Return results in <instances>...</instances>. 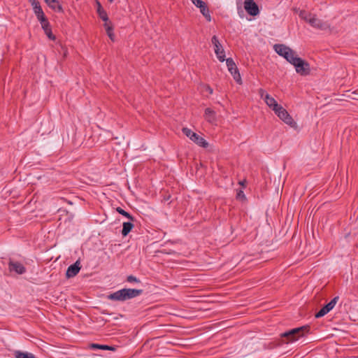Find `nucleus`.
<instances>
[{"mask_svg": "<svg viewBox=\"0 0 358 358\" xmlns=\"http://www.w3.org/2000/svg\"><path fill=\"white\" fill-rule=\"evenodd\" d=\"M274 50L280 56L284 57L289 63L294 66L296 72L303 76L310 74V68L309 64L304 59L299 57L296 53L289 47L284 44H275Z\"/></svg>", "mask_w": 358, "mask_h": 358, "instance_id": "f257e3e1", "label": "nucleus"}, {"mask_svg": "<svg viewBox=\"0 0 358 358\" xmlns=\"http://www.w3.org/2000/svg\"><path fill=\"white\" fill-rule=\"evenodd\" d=\"M310 327L308 324L292 329L281 334V337L286 338V343L297 341L299 338L305 336L309 334Z\"/></svg>", "mask_w": 358, "mask_h": 358, "instance_id": "f03ea898", "label": "nucleus"}, {"mask_svg": "<svg viewBox=\"0 0 358 358\" xmlns=\"http://www.w3.org/2000/svg\"><path fill=\"white\" fill-rule=\"evenodd\" d=\"M299 17L309 23L313 27L321 30H324L329 28L328 23L322 22L320 19L317 18L315 15L306 12V10H299Z\"/></svg>", "mask_w": 358, "mask_h": 358, "instance_id": "7ed1b4c3", "label": "nucleus"}, {"mask_svg": "<svg viewBox=\"0 0 358 358\" xmlns=\"http://www.w3.org/2000/svg\"><path fill=\"white\" fill-rule=\"evenodd\" d=\"M260 97L264 100L266 106L273 112L276 111L281 106L278 103L277 101L271 96L265 90L260 88L258 90Z\"/></svg>", "mask_w": 358, "mask_h": 358, "instance_id": "20e7f679", "label": "nucleus"}, {"mask_svg": "<svg viewBox=\"0 0 358 358\" xmlns=\"http://www.w3.org/2000/svg\"><path fill=\"white\" fill-rule=\"evenodd\" d=\"M275 114L286 124L290 126L291 127H296V123L292 117V116L289 114L287 110L284 108L282 106H280L276 111L274 112Z\"/></svg>", "mask_w": 358, "mask_h": 358, "instance_id": "39448f33", "label": "nucleus"}, {"mask_svg": "<svg viewBox=\"0 0 358 358\" xmlns=\"http://www.w3.org/2000/svg\"><path fill=\"white\" fill-rule=\"evenodd\" d=\"M141 292H113L108 299L113 301H124L138 296Z\"/></svg>", "mask_w": 358, "mask_h": 358, "instance_id": "423d86ee", "label": "nucleus"}, {"mask_svg": "<svg viewBox=\"0 0 358 358\" xmlns=\"http://www.w3.org/2000/svg\"><path fill=\"white\" fill-rule=\"evenodd\" d=\"M338 300V296L334 297L329 303L323 306L322 308L315 314V317L320 318L329 313L335 307Z\"/></svg>", "mask_w": 358, "mask_h": 358, "instance_id": "0eeeda50", "label": "nucleus"}, {"mask_svg": "<svg viewBox=\"0 0 358 358\" xmlns=\"http://www.w3.org/2000/svg\"><path fill=\"white\" fill-rule=\"evenodd\" d=\"M226 63L228 68L229 71L231 73V76H233L234 79L236 80V82L241 85L242 84V79L241 74L236 67V65L234 60L231 58L226 59Z\"/></svg>", "mask_w": 358, "mask_h": 358, "instance_id": "6e6552de", "label": "nucleus"}, {"mask_svg": "<svg viewBox=\"0 0 358 358\" xmlns=\"http://www.w3.org/2000/svg\"><path fill=\"white\" fill-rule=\"evenodd\" d=\"M212 43L214 46V51L218 60L221 62L225 61L224 50L219 41L217 36H213L211 39Z\"/></svg>", "mask_w": 358, "mask_h": 358, "instance_id": "1a4fd4ad", "label": "nucleus"}, {"mask_svg": "<svg viewBox=\"0 0 358 358\" xmlns=\"http://www.w3.org/2000/svg\"><path fill=\"white\" fill-rule=\"evenodd\" d=\"M194 5L200 9L201 13L208 22L211 21V16L207 4L202 0H191Z\"/></svg>", "mask_w": 358, "mask_h": 358, "instance_id": "9d476101", "label": "nucleus"}, {"mask_svg": "<svg viewBox=\"0 0 358 358\" xmlns=\"http://www.w3.org/2000/svg\"><path fill=\"white\" fill-rule=\"evenodd\" d=\"M244 8L249 15L252 16H256L259 13L258 6L253 0H245Z\"/></svg>", "mask_w": 358, "mask_h": 358, "instance_id": "9b49d317", "label": "nucleus"}, {"mask_svg": "<svg viewBox=\"0 0 358 358\" xmlns=\"http://www.w3.org/2000/svg\"><path fill=\"white\" fill-rule=\"evenodd\" d=\"M8 270L10 272H15L17 274L22 275L26 272V268L22 264L10 260L8 262Z\"/></svg>", "mask_w": 358, "mask_h": 358, "instance_id": "f8f14e48", "label": "nucleus"}, {"mask_svg": "<svg viewBox=\"0 0 358 358\" xmlns=\"http://www.w3.org/2000/svg\"><path fill=\"white\" fill-rule=\"evenodd\" d=\"M80 270V262L78 260L73 264L69 266L66 270V275L67 278H73L77 275Z\"/></svg>", "mask_w": 358, "mask_h": 358, "instance_id": "ddd939ff", "label": "nucleus"}, {"mask_svg": "<svg viewBox=\"0 0 358 358\" xmlns=\"http://www.w3.org/2000/svg\"><path fill=\"white\" fill-rule=\"evenodd\" d=\"M190 140L196 144L198 146L203 148H207L208 147V143L199 134L195 133Z\"/></svg>", "mask_w": 358, "mask_h": 358, "instance_id": "4468645a", "label": "nucleus"}, {"mask_svg": "<svg viewBox=\"0 0 358 358\" xmlns=\"http://www.w3.org/2000/svg\"><path fill=\"white\" fill-rule=\"evenodd\" d=\"M204 117L210 123H214L217 120L215 112L210 108H206Z\"/></svg>", "mask_w": 358, "mask_h": 358, "instance_id": "2eb2a0df", "label": "nucleus"}, {"mask_svg": "<svg viewBox=\"0 0 358 358\" xmlns=\"http://www.w3.org/2000/svg\"><path fill=\"white\" fill-rule=\"evenodd\" d=\"M45 2L48 5L50 8L57 12H63L62 6L59 4L57 0H44Z\"/></svg>", "mask_w": 358, "mask_h": 358, "instance_id": "dca6fc26", "label": "nucleus"}, {"mask_svg": "<svg viewBox=\"0 0 358 358\" xmlns=\"http://www.w3.org/2000/svg\"><path fill=\"white\" fill-rule=\"evenodd\" d=\"M96 5H97V13H98L99 17L103 21H108V14H107L106 11L102 8L100 2L97 1Z\"/></svg>", "mask_w": 358, "mask_h": 358, "instance_id": "f3484780", "label": "nucleus"}, {"mask_svg": "<svg viewBox=\"0 0 358 358\" xmlns=\"http://www.w3.org/2000/svg\"><path fill=\"white\" fill-rule=\"evenodd\" d=\"M13 355L15 358H36V356L31 352L20 350L15 351Z\"/></svg>", "mask_w": 358, "mask_h": 358, "instance_id": "a211bd4d", "label": "nucleus"}, {"mask_svg": "<svg viewBox=\"0 0 358 358\" xmlns=\"http://www.w3.org/2000/svg\"><path fill=\"white\" fill-rule=\"evenodd\" d=\"M41 27H42L43 29L44 30V32L46 34V36L48 37V38H50V40H52V41L55 40V36L52 32L51 27H50L49 22L46 23L45 24H43Z\"/></svg>", "mask_w": 358, "mask_h": 358, "instance_id": "6ab92c4d", "label": "nucleus"}, {"mask_svg": "<svg viewBox=\"0 0 358 358\" xmlns=\"http://www.w3.org/2000/svg\"><path fill=\"white\" fill-rule=\"evenodd\" d=\"M90 348L93 350L100 349L104 350H114L115 348L107 345H101L97 343H92L90 345Z\"/></svg>", "mask_w": 358, "mask_h": 358, "instance_id": "aec40b11", "label": "nucleus"}, {"mask_svg": "<svg viewBox=\"0 0 358 358\" xmlns=\"http://www.w3.org/2000/svg\"><path fill=\"white\" fill-rule=\"evenodd\" d=\"M133 227H134V224L131 222H124L123 228L122 230V234L124 236H126L131 231Z\"/></svg>", "mask_w": 358, "mask_h": 358, "instance_id": "412c9836", "label": "nucleus"}, {"mask_svg": "<svg viewBox=\"0 0 358 358\" xmlns=\"http://www.w3.org/2000/svg\"><path fill=\"white\" fill-rule=\"evenodd\" d=\"M194 341L192 338H187V339H183L180 338V349L187 348L188 346H190L193 345ZM182 351L180 350V353Z\"/></svg>", "mask_w": 358, "mask_h": 358, "instance_id": "4be33fe9", "label": "nucleus"}, {"mask_svg": "<svg viewBox=\"0 0 358 358\" xmlns=\"http://www.w3.org/2000/svg\"><path fill=\"white\" fill-rule=\"evenodd\" d=\"M116 210L121 215H124V217H127L130 220H133V217L127 212H126L124 210L121 208L120 207H118L116 208Z\"/></svg>", "mask_w": 358, "mask_h": 358, "instance_id": "5701e85b", "label": "nucleus"}, {"mask_svg": "<svg viewBox=\"0 0 358 358\" xmlns=\"http://www.w3.org/2000/svg\"><path fill=\"white\" fill-rule=\"evenodd\" d=\"M182 132L189 139L192 138V136H194V134H195V133H196L194 131H192V129L186 128V127L182 129Z\"/></svg>", "mask_w": 358, "mask_h": 358, "instance_id": "b1692460", "label": "nucleus"}, {"mask_svg": "<svg viewBox=\"0 0 358 358\" xmlns=\"http://www.w3.org/2000/svg\"><path fill=\"white\" fill-rule=\"evenodd\" d=\"M37 19L41 22V26H43V24H45L46 23L49 22L44 13L40 15L39 16H38Z\"/></svg>", "mask_w": 358, "mask_h": 358, "instance_id": "393cba45", "label": "nucleus"}, {"mask_svg": "<svg viewBox=\"0 0 358 358\" xmlns=\"http://www.w3.org/2000/svg\"><path fill=\"white\" fill-rule=\"evenodd\" d=\"M106 34L112 41H115V34L113 32V27L111 29L108 28V30H106Z\"/></svg>", "mask_w": 358, "mask_h": 358, "instance_id": "a878e982", "label": "nucleus"}, {"mask_svg": "<svg viewBox=\"0 0 358 358\" xmlns=\"http://www.w3.org/2000/svg\"><path fill=\"white\" fill-rule=\"evenodd\" d=\"M192 297L196 299L193 301L203 302V301H208V300L204 299L203 298H209L210 296H192Z\"/></svg>", "mask_w": 358, "mask_h": 358, "instance_id": "bb28decb", "label": "nucleus"}, {"mask_svg": "<svg viewBox=\"0 0 358 358\" xmlns=\"http://www.w3.org/2000/svg\"><path fill=\"white\" fill-rule=\"evenodd\" d=\"M33 10L36 17L44 13L41 6L34 8Z\"/></svg>", "mask_w": 358, "mask_h": 358, "instance_id": "cd10ccee", "label": "nucleus"}, {"mask_svg": "<svg viewBox=\"0 0 358 358\" xmlns=\"http://www.w3.org/2000/svg\"><path fill=\"white\" fill-rule=\"evenodd\" d=\"M104 22H105V23H104L103 26L105 27L106 31L108 30V28L111 29L113 27L112 22H110L109 20L108 21H104Z\"/></svg>", "mask_w": 358, "mask_h": 358, "instance_id": "c85d7f7f", "label": "nucleus"}, {"mask_svg": "<svg viewBox=\"0 0 358 358\" xmlns=\"http://www.w3.org/2000/svg\"><path fill=\"white\" fill-rule=\"evenodd\" d=\"M29 1L31 4L33 8L41 6L40 3L37 0H29Z\"/></svg>", "mask_w": 358, "mask_h": 358, "instance_id": "c756f323", "label": "nucleus"}, {"mask_svg": "<svg viewBox=\"0 0 358 358\" xmlns=\"http://www.w3.org/2000/svg\"><path fill=\"white\" fill-rule=\"evenodd\" d=\"M127 281L131 282H138V280L133 275H129L127 277Z\"/></svg>", "mask_w": 358, "mask_h": 358, "instance_id": "7c9ffc66", "label": "nucleus"}, {"mask_svg": "<svg viewBox=\"0 0 358 358\" xmlns=\"http://www.w3.org/2000/svg\"><path fill=\"white\" fill-rule=\"evenodd\" d=\"M204 89L206 92H208L210 94L213 93V90L209 85H205Z\"/></svg>", "mask_w": 358, "mask_h": 358, "instance_id": "2f4dec72", "label": "nucleus"}, {"mask_svg": "<svg viewBox=\"0 0 358 358\" xmlns=\"http://www.w3.org/2000/svg\"><path fill=\"white\" fill-rule=\"evenodd\" d=\"M120 291H124V292H126V291H140L139 289H127V288H123L122 289H120Z\"/></svg>", "mask_w": 358, "mask_h": 358, "instance_id": "473e14b6", "label": "nucleus"}, {"mask_svg": "<svg viewBox=\"0 0 358 358\" xmlns=\"http://www.w3.org/2000/svg\"><path fill=\"white\" fill-rule=\"evenodd\" d=\"M237 196H238V197H245V195H244V194H243V191H240V192L238 193Z\"/></svg>", "mask_w": 358, "mask_h": 358, "instance_id": "72a5a7b5", "label": "nucleus"}, {"mask_svg": "<svg viewBox=\"0 0 358 358\" xmlns=\"http://www.w3.org/2000/svg\"><path fill=\"white\" fill-rule=\"evenodd\" d=\"M66 52H67L66 50H65V51H64V56H66Z\"/></svg>", "mask_w": 358, "mask_h": 358, "instance_id": "f704fd0d", "label": "nucleus"}, {"mask_svg": "<svg viewBox=\"0 0 358 358\" xmlns=\"http://www.w3.org/2000/svg\"><path fill=\"white\" fill-rule=\"evenodd\" d=\"M114 0H108L110 3L113 2Z\"/></svg>", "mask_w": 358, "mask_h": 358, "instance_id": "c9c22d12", "label": "nucleus"}, {"mask_svg": "<svg viewBox=\"0 0 358 358\" xmlns=\"http://www.w3.org/2000/svg\"><path fill=\"white\" fill-rule=\"evenodd\" d=\"M184 334V332H182V331H180V335H181V334Z\"/></svg>", "mask_w": 358, "mask_h": 358, "instance_id": "e433bc0d", "label": "nucleus"}]
</instances>
